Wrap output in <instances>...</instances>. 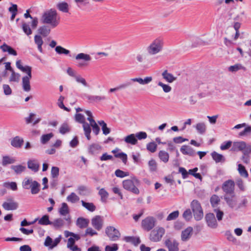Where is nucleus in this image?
<instances>
[{
    "label": "nucleus",
    "instance_id": "nucleus-61",
    "mask_svg": "<svg viewBox=\"0 0 251 251\" xmlns=\"http://www.w3.org/2000/svg\"><path fill=\"white\" fill-rule=\"evenodd\" d=\"M75 120L76 122L82 124L86 122L84 116L79 113H77L75 115Z\"/></svg>",
    "mask_w": 251,
    "mask_h": 251
},
{
    "label": "nucleus",
    "instance_id": "nucleus-6",
    "mask_svg": "<svg viewBox=\"0 0 251 251\" xmlns=\"http://www.w3.org/2000/svg\"><path fill=\"white\" fill-rule=\"evenodd\" d=\"M152 80L151 76H147L144 79L141 77H136L131 78L129 81H126V83L120 84L121 89L126 88L132 84L131 82H137L141 85H145L150 83Z\"/></svg>",
    "mask_w": 251,
    "mask_h": 251
},
{
    "label": "nucleus",
    "instance_id": "nucleus-24",
    "mask_svg": "<svg viewBox=\"0 0 251 251\" xmlns=\"http://www.w3.org/2000/svg\"><path fill=\"white\" fill-rule=\"evenodd\" d=\"M32 77H23L22 87L23 90L25 92H29L31 90L30 85V79Z\"/></svg>",
    "mask_w": 251,
    "mask_h": 251
},
{
    "label": "nucleus",
    "instance_id": "nucleus-3",
    "mask_svg": "<svg viewBox=\"0 0 251 251\" xmlns=\"http://www.w3.org/2000/svg\"><path fill=\"white\" fill-rule=\"evenodd\" d=\"M22 186L25 189L31 190L33 195L38 194L40 191V184L31 178L25 177L22 182Z\"/></svg>",
    "mask_w": 251,
    "mask_h": 251
},
{
    "label": "nucleus",
    "instance_id": "nucleus-16",
    "mask_svg": "<svg viewBox=\"0 0 251 251\" xmlns=\"http://www.w3.org/2000/svg\"><path fill=\"white\" fill-rule=\"evenodd\" d=\"M92 226L97 230H100L103 225V220L102 217L100 215H97L93 217L91 220Z\"/></svg>",
    "mask_w": 251,
    "mask_h": 251
},
{
    "label": "nucleus",
    "instance_id": "nucleus-59",
    "mask_svg": "<svg viewBox=\"0 0 251 251\" xmlns=\"http://www.w3.org/2000/svg\"><path fill=\"white\" fill-rule=\"evenodd\" d=\"M22 29L25 34L27 36L32 34V30L28 25L24 22L22 24Z\"/></svg>",
    "mask_w": 251,
    "mask_h": 251
},
{
    "label": "nucleus",
    "instance_id": "nucleus-45",
    "mask_svg": "<svg viewBox=\"0 0 251 251\" xmlns=\"http://www.w3.org/2000/svg\"><path fill=\"white\" fill-rule=\"evenodd\" d=\"M81 202L82 206L91 212L94 211L96 209L95 205L92 202H86L84 201H81Z\"/></svg>",
    "mask_w": 251,
    "mask_h": 251
},
{
    "label": "nucleus",
    "instance_id": "nucleus-15",
    "mask_svg": "<svg viewBox=\"0 0 251 251\" xmlns=\"http://www.w3.org/2000/svg\"><path fill=\"white\" fill-rule=\"evenodd\" d=\"M205 219L209 227L212 228H215L217 227L218 224L213 213H209L206 214Z\"/></svg>",
    "mask_w": 251,
    "mask_h": 251
},
{
    "label": "nucleus",
    "instance_id": "nucleus-41",
    "mask_svg": "<svg viewBox=\"0 0 251 251\" xmlns=\"http://www.w3.org/2000/svg\"><path fill=\"white\" fill-rule=\"evenodd\" d=\"M11 168L14 171L15 174L17 175L21 174L26 169L25 166L22 165H12L11 166Z\"/></svg>",
    "mask_w": 251,
    "mask_h": 251
},
{
    "label": "nucleus",
    "instance_id": "nucleus-14",
    "mask_svg": "<svg viewBox=\"0 0 251 251\" xmlns=\"http://www.w3.org/2000/svg\"><path fill=\"white\" fill-rule=\"evenodd\" d=\"M234 182L232 180H228L223 183L222 189L226 193V195H232L234 193Z\"/></svg>",
    "mask_w": 251,
    "mask_h": 251
},
{
    "label": "nucleus",
    "instance_id": "nucleus-53",
    "mask_svg": "<svg viewBox=\"0 0 251 251\" xmlns=\"http://www.w3.org/2000/svg\"><path fill=\"white\" fill-rule=\"evenodd\" d=\"M114 156L116 158H120L124 164H126L127 162V156L126 153L122 152L118 153V154H115Z\"/></svg>",
    "mask_w": 251,
    "mask_h": 251
},
{
    "label": "nucleus",
    "instance_id": "nucleus-21",
    "mask_svg": "<svg viewBox=\"0 0 251 251\" xmlns=\"http://www.w3.org/2000/svg\"><path fill=\"white\" fill-rule=\"evenodd\" d=\"M246 147V143L244 141L234 142L231 148L234 151H242Z\"/></svg>",
    "mask_w": 251,
    "mask_h": 251
},
{
    "label": "nucleus",
    "instance_id": "nucleus-1",
    "mask_svg": "<svg viewBox=\"0 0 251 251\" xmlns=\"http://www.w3.org/2000/svg\"><path fill=\"white\" fill-rule=\"evenodd\" d=\"M60 18L57 11L53 8L46 11L42 15L41 21L43 24L50 25L51 28H55L60 23Z\"/></svg>",
    "mask_w": 251,
    "mask_h": 251
},
{
    "label": "nucleus",
    "instance_id": "nucleus-10",
    "mask_svg": "<svg viewBox=\"0 0 251 251\" xmlns=\"http://www.w3.org/2000/svg\"><path fill=\"white\" fill-rule=\"evenodd\" d=\"M165 232V230L163 227H159L157 229H154L150 233V239L153 242H158L161 239Z\"/></svg>",
    "mask_w": 251,
    "mask_h": 251
},
{
    "label": "nucleus",
    "instance_id": "nucleus-17",
    "mask_svg": "<svg viewBox=\"0 0 251 251\" xmlns=\"http://www.w3.org/2000/svg\"><path fill=\"white\" fill-rule=\"evenodd\" d=\"M67 72L69 75L73 76L75 78L76 82L81 83L83 86L85 87L89 86L88 84L84 78L81 77L80 75H75V72L71 68H68L67 69Z\"/></svg>",
    "mask_w": 251,
    "mask_h": 251
},
{
    "label": "nucleus",
    "instance_id": "nucleus-26",
    "mask_svg": "<svg viewBox=\"0 0 251 251\" xmlns=\"http://www.w3.org/2000/svg\"><path fill=\"white\" fill-rule=\"evenodd\" d=\"M56 7L60 11L63 13H68L69 11V5L67 2L65 1L58 2Z\"/></svg>",
    "mask_w": 251,
    "mask_h": 251
},
{
    "label": "nucleus",
    "instance_id": "nucleus-42",
    "mask_svg": "<svg viewBox=\"0 0 251 251\" xmlns=\"http://www.w3.org/2000/svg\"><path fill=\"white\" fill-rule=\"evenodd\" d=\"M38 224L41 225H51V221L49 220V216L48 215H45L38 220Z\"/></svg>",
    "mask_w": 251,
    "mask_h": 251
},
{
    "label": "nucleus",
    "instance_id": "nucleus-54",
    "mask_svg": "<svg viewBox=\"0 0 251 251\" xmlns=\"http://www.w3.org/2000/svg\"><path fill=\"white\" fill-rule=\"evenodd\" d=\"M55 50L56 52L59 54H64L65 55H68L70 53V50L63 48L60 46H58L55 47Z\"/></svg>",
    "mask_w": 251,
    "mask_h": 251
},
{
    "label": "nucleus",
    "instance_id": "nucleus-8",
    "mask_svg": "<svg viewBox=\"0 0 251 251\" xmlns=\"http://www.w3.org/2000/svg\"><path fill=\"white\" fill-rule=\"evenodd\" d=\"M105 233L111 241H117L120 237L119 231L112 226H107L105 228Z\"/></svg>",
    "mask_w": 251,
    "mask_h": 251
},
{
    "label": "nucleus",
    "instance_id": "nucleus-48",
    "mask_svg": "<svg viewBox=\"0 0 251 251\" xmlns=\"http://www.w3.org/2000/svg\"><path fill=\"white\" fill-rule=\"evenodd\" d=\"M210 201L213 207H216L220 201V199L216 195H213L210 198Z\"/></svg>",
    "mask_w": 251,
    "mask_h": 251
},
{
    "label": "nucleus",
    "instance_id": "nucleus-40",
    "mask_svg": "<svg viewBox=\"0 0 251 251\" xmlns=\"http://www.w3.org/2000/svg\"><path fill=\"white\" fill-rule=\"evenodd\" d=\"M195 128L197 131L201 134H204L206 130V126L204 122L198 123L195 126Z\"/></svg>",
    "mask_w": 251,
    "mask_h": 251
},
{
    "label": "nucleus",
    "instance_id": "nucleus-12",
    "mask_svg": "<svg viewBox=\"0 0 251 251\" xmlns=\"http://www.w3.org/2000/svg\"><path fill=\"white\" fill-rule=\"evenodd\" d=\"M19 204L13 198H9L4 201L2 206L5 210H14L18 208Z\"/></svg>",
    "mask_w": 251,
    "mask_h": 251
},
{
    "label": "nucleus",
    "instance_id": "nucleus-31",
    "mask_svg": "<svg viewBox=\"0 0 251 251\" xmlns=\"http://www.w3.org/2000/svg\"><path fill=\"white\" fill-rule=\"evenodd\" d=\"M124 141L126 143L131 145H136L138 142L134 134H131L126 136L124 138Z\"/></svg>",
    "mask_w": 251,
    "mask_h": 251
},
{
    "label": "nucleus",
    "instance_id": "nucleus-38",
    "mask_svg": "<svg viewBox=\"0 0 251 251\" xmlns=\"http://www.w3.org/2000/svg\"><path fill=\"white\" fill-rule=\"evenodd\" d=\"M124 240L126 242L131 243L135 246L138 245L141 242L139 237L134 236H126L124 237Z\"/></svg>",
    "mask_w": 251,
    "mask_h": 251
},
{
    "label": "nucleus",
    "instance_id": "nucleus-18",
    "mask_svg": "<svg viewBox=\"0 0 251 251\" xmlns=\"http://www.w3.org/2000/svg\"><path fill=\"white\" fill-rule=\"evenodd\" d=\"M180 151L184 155H188L190 156H194L196 154L195 151L189 146H182L181 147Z\"/></svg>",
    "mask_w": 251,
    "mask_h": 251
},
{
    "label": "nucleus",
    "instance_id": "nucleus-39",
    "mask_svg": "<svg viewBox=\"0 0 251 251\" xmlns=\"http://www.w3.org/2000/svg\"><path fill=\"white\" fill-rule=\"evenodd\" d=\"M34 41L35 44L37 45L38 50L40 52L42 53L43 49L42 46L43 44V41L41 36L40 35H36L34 36Z\"/></svg>",
    "mask_w": 251,
    "mask_h": 251
},
{
    "label": "nucleus",
    "instance_id": "nucleus-29",
    "mask_svg": "<svg viewBox=\"0 0 251 251\" xmlns=\"http://www.w3.org/2000/svg\"><path fill=\"white\" fill-rule=\"evenodd\" d=\"M86 97L91 102H98L106 99V97L104 96H92L87 95H86Z\"/></svg>",
    "mask_w": 251,
    "mask_h": 251
},
{
    "label": "nucleus",
    "instance_id": "nucleus-30",
    "mask_svg": "<svg viewBox=\"0 0 251 251\" xmlns=\"http://www.w3.org/2000/svg\"><path fill=\"white\" fill-rule=\"evenodd\" d=\"M0 48L3 52H8L9 54H12L14 56H16L17 55L16 51L5 43H4L2 46H1Z\"/></svg>",
    "mask_w": 251,
    "mask_h": 251
},
{
    "label": "nucleus",
    "instance_id": "nucleus-20",
    "mask_svg": "<svg viewBox=\"0 0 251 251\" xmlns=\"http://www.w3.org/2000/svg\"><path fill=\"white\" fill-rule=\"evenodd\" d=\"M234 193L232 195H225L224 199L228 205L231 208H233L236 205V201L234 199Z\"/></svg>",
    "mask_w": 251,
    "mask_h": 251
},
{
    "label": "nucleus",
    "instance_id": "nucleus-55",
    "mask_svg": "<svg viewBox=\"0 0 251 251\" xmlns=\"http://www.w3.org/2000/svg\"><path fill=\"white\" fill-rule=\"evenodd\" d=\"M179 214V212L178 210L175 211L172 213H171L167 217L166 221H170L172 220H176L177 218H178Z\"/></svg>",
    "mask_w": 251,
    "mask_h": 251
},
{
    "label": "nucleus",
    "instance_id": "nucleus-22",
    "mask_svg": "<svg viewBox=\"0 0 251 251\" xmlns=\"http://www.w3.org/2000/svg\"><path fill=\"white\" fill-rule=\"evenodd\" d=\"M27 167L34 172L38 171L40 165L36 160H29L27 162Z\"/></svg>",
    "mask_w": 251,
    "mask_h": 251
},
{
    "label": "nucleus",
    "instance_id": "nucleus-50",
    "mask_svg": "<svg viewBox=\"0 0 251 251\" xmlns=\"http://www.w3.org/2000/svg\"><path fill=\"white\" fill-rule=\"evenodd\" d=\"M71 128L66 123H63L59 128V132L62 134H65L70 131Z\"/></svg>",
    "mask_w": 251,
    "mask_h": 251
},
{
    "label": "nucleus",
    "instance_id": "nucleus-2",
    "mask_svg": "<svg viewBox=\"0 0 251 251\" xmlns=\"http://www.w3.org/2000/svg\"><path fill=\"white\" fill-rule=\"evenodd\" d=\"M163 39L160 37L154 39L147 47L148 53L151 55H154L160 52L163 49Z\"/></svg>",
    "mask_w": 251,
    "mask_h": 251
},
{
    "label": "nucleus",
    "instance_id": "nucleus-11",
    "mask_svg": "<svg viewBox=\"0 0 251 251\" xmlns=\"http://www.w3.org/2000/svg\"><path fill=\"white\" fill-rule=\"evenodd\" d=\"M136 60L138 64H139L144 69L150 68V64L149 60L147 59V54L144 53H139L135 57Z\"/></svg>",
    "mask_w": 251,
    "mask_h": 251
},
{
    "label": "nucleus",
    "instance_id": "nucleus-35",
    "mask_svg": "<svg viewBox=\"0 0 251 251\" xmlns=\"http://www.w3.org/2000/svg\"><path fill=\"white\" fill-rule=\"evenodd\" d=\"M15 161L16 160L14 158L5 155L2 157L1 164L3 166H6L7 165L14 163Z\"/></svg>",
    "mask_w": 251,
    "mask_h": 251
},
{
    "label": "nucleus",
    "instance_id": "nucleus-9",
    "mask_svg": "<svg viewBox=\"0 0 251 251\" xmlns=\"http://www.w3.org/2000/svg\"><path fill=\"white\" fill-rule=\"evenodd\" d=\"M164 244L168 251H179V243L175 239L168 238L165 240Z\"/></svg>",
    "mask_w": 251,
    "mask_h": 251
},
{
    "label": "nucleus",
    "instance_id": "nucleus-36",
    "mask_svg": "<svg viewBox=\"0 0 251 251\" xmlns=\"http://www.w3.org/2000/svg\"><path fill=\"white\" fill-rule=\"evenodd\" d=\"M88 224L89 220L82 217L78 218L76 221V225L80 228L87 227Z\"/></svg>",
    "mask_w": 251,
    "mask_h": 251
},
{
    "label": "nucleus",
    "instance_id": "nucleus-51",
    "mask_svg": "<svg viewBox=\"0 0 251 251\" xmlns=\"http://www.w3.org/2000/svg\"><path fill=\"white\" fill-rule=\"evenodd\" d=\"M238 170L240 175L242 176L247 177L248 176V173L245 167L241 164H238Z\"/></svg>",
    "mask_w": 251,
    "mask_h": 251
},
{
    "label": "nucleus",
    "instance_id": "nucleus-13",
    "mask_svg": "<svg viewBox=\"0 0 251 251\" xmlns=\"http://www.w3.org/2000/svg\"><path fill=\"white\" fill-rule=\"evenodd\" d=\"M155 219L152 217H148L142 221V226L144 229L150 231L155 226Z\"/></svg>",
    "mask_w": 251,
    "mask_h": 251
},
{
    "label": "nucleus",
    "instance_id": "nucleus-34",
    "mask_svg": "<svg viewBox=\"0 0 251 251\" xmlns=\"http://www.w3.org/2000/svg\"><path fill=\"white\" fill-rule=\"evenodd\" d=\"M51 225L56 229H59L64 225V220L61 218H58L51 222Z\"/></svg>",
    "mask_w": 251,
    "mask_h": 251
},
{
    "label": "nucleus",
    "instance_id": "nucleus-56",
    "mask_svg": "<svg viewBox=\"0 0 251 251\" xmlns=\"http://www.w3.org/2000/svg\"><path fill=\"white\" fill-rule=\"evenodd\" d=\"M53 136V134L52 133L43 135L41 138L42 143L43 144L47 143Z\"/></svg>",
    "mask_w": 251,
    "mask_h": 251
},
{
    "label": "nucleus",
    "instance_id": "nucleus-32",
    "mask_svg": "<svg viewBox=\"0 0 251 251\" xmlns=\"http://www.w3.org/2000/svg\"><path fill=\"white\" fill-rule=\"evenodd\" d=\"M87 120L90 122L93 132L97 135L100 131V128L93 118L88 117Z\"/></svg>",
    "mask_w": 251,
    "mask_h": 251
},
{
    "label": "nucleus",
    "instance_id": "nucleus-23",
    "mask_svg": "<svg viewBox=\"0 0 251 251\" xmlns=\"http://www.w3.org/2000/svg\"><path fill=\"white\" fill-rule=\"evenodd\" d=\"M50 25H44L40 26L38 29V33L44 37H47L50 32Z\"/></svg>",
    "mask_w": 251,
    "mask_h": 251
},
{
    "label": "nucleus",
    "instance_id": "nucleus-63",
    "mask_svg": "<svg viewBox=\"0 0 251 251\" xmlns=\"http://www.w3.org/2000/svg\"><path fill=\"white\" fill-rule=\"evenodd\" d=\"M115 174L116 176L121 178H123L129 175V173L128 172H124L120 169L116 170L115 172Z\"/></svg>",
    "mask_w": 251,
    "mask_h": 251
},
{
    "label": "nucleus",
    "instance_id": "nucleus-47",
    "mask_svg": "<svg viewBox=\"0 0 251 251\" xmlns=\"http://www.w3.org/2000/svg\"><path fill=\"white\" fill-rule=\"evenodd\" d=\"M99 195L100 196V200L102 202H106L108 197V192L104 189H100L99 192Z\"/></svg>",
    "mask_w": 251,
    "mask_h": 251
},
{
    "label": "nucleus",
    "instance_id": "nucleus-58",
    "mask_svg": "<svg viewBox=\"0 0 251 251\" xmlns=\"http://www.w3.org/2000/svg\"><path fill=\"white\" fill-rule=\"evenodd\" d=\"M157 147L154 142H151L147 145V149L151 152H154L156 151Z\"/></svg>",
    "mask_w": 251,
    "mask_h": 251
},
{
    "label": "nucleus",
    "instance_id": "nucleus-33",
    "mask_svg": "<svg viewBox=\"0 0 251 251\" xmlns=\"http://www.w3.org/2000/svg\"><path fill=\"white\" fill-rule=\"evenodd\" d=\"M83 128L84 131V134L88 140L91 139L90 133L91 132V128L90 124H89L85 122L82 124Z\"/></svg>",
    "mask_w": 251,
    "mask_h": 251
},
{
    "label": "nucleus",
    "instance_id": "nucleus-62",
    "mask_svg": "<svg viewBox=\"0 0 251 251\" xmlns=\"http://www.w3.org/2000/svg\"><path fill=\"white\" fill-rule=\"evenodd\" d=\"M4 186L5 187L10 188L13 191H16L18 189L17 183L15 182H6L4 184Z\"/></svg>",
    "mask_w": 251,
    "mask_h": 251
},
{
    "label": "nucleus",
    "instance_id": "nucleus-4",
    "mask_svg": "<svg viewBox=\"0 0 251 251\" xmlns=\"http://www.w3.org/2000/svg\"><path fill=\"white\" fill-rule=\"evenodd\" d=\"M140 184V181L134 177L131 179H126L123 181V187L126 190L129 191L135 194L139 193V189L136 187Z\"/></svg>",
    "mask_w": 251,
    "mask_h": 251
},
{
    "label": "nucleus",
    "instance_id": "nucleus-7",
    "mask_svg": "<svg viewBox=\"0 0 251 251\" xmlns=\"http://www.w3.org/2000/svg\"><path fill=\"white\" fill-rule=\"evenodd\" d=\"M77 60H81L78 63L77 66L80 68L88 66L89 61L91 60V57L89 54L84 53H80L77 54L75 57Z\"/></svg>",
    "mask_w": 251,
    "mask_h": 251
},
{
    "label": "nucleus",
    "instance_id": "nucleus-64",
    "mask_svg": "<svg viewBox=\"0 0 251 251\" xmlns=\"http://www.w3.org/2000/svg\"><path fill=\"white\" fill-rule=\"evenodd\" d=\"M158 85L161 86L163 88L164 92L165 93H169L172 90V88L170 86L164 84L160 81L158 83Z\"/></svg>",
    "mask_w": 251,
    "mask_h": 251
},
{
    "label": "nucleus",
    "instance_id": "nucleus-46",
    "mask_svg": "<svg viewBox=\"0 0 251 251\" xmlns=\"http://www.w3.org/2000/svg\"><path fill=\"white\" fill-rule=\"evenodd\" d=\"M98 124L101 126L102 133L104 135H107L110 132V129L107 126L106 124L104 121H98Z\"/></svg>",
    "mask_w": 251,
    "mask_h": 251
},
{
    "label": "nucleus",
    "instance_id": "nucleus-57",
    "mask_svg": "<svg viewBox=\"0 0 251 251\" xmlns=\"http://www.w3.org/2000/svg\"><path fill=\"white\" fill-rule=\"evenodd\" d=\"M183 218L187 221H189L192 218V214L190 209H187L182 214Z\"/></svg>",
    "mask_w": 251,
    "mask_h": 251
},
{
    "label": "nucleus",
    "instance_id": "nucleus-28",
    "mask_svg": "<svg viewBox=\"0 0 251 251\" xmlns=\"http://www.w3.org/2000/svg\"><path fill=\"white\" fill-rule=\"evenodd\" d=\"M24 140L19 136L14 137L11 142V145L16 148H20L23 145Z\"/></svg>",
    "mask_w": 251,
    "mask_h": 251
},
{
    "label": "nucleus",
    "instance_id": "nucleus-19",
    "mask_svg": "<svg viewBox=\"0 0 251 251\" xmlns=\"http://www.w3.org/2000/svg\"><path fill=\"white\" fill-rule=\"evenodd\" d=\"M193 228L189 226L181 232V238L183 241L188 240L191 237L193 233Z\"/></svg>",
    "mask_w": 251,
    "mask_h": 251
},
{
    "label": "nucleus",
    "instance_id": "nucleus-25",
    "mask_svg": "<svg viewBox=\"0 0 251 251\" xmlns=\"http://www.w3.org/2000/svg\"><path fill=\"white\" fill-rule=\"evenodd\" d=\"M213 159L215 161L216 163H224L226 161L225 157L221 154L218 153L216 151H213L211 154Z\"/></svg>",
    "mask_w": 251,
    "mask_h": 251
},
{
    "label": "nucleus",
    "instance_id": "nucleus-5",
    "mask_svg": "<svg viewBox=\"0 0 251 251\" xmlns=\"http://www.w3.org/2000/svg\"><path fill=\"white\" fill-rule=\"evenodd\" d=\"M190 206L195 220L197 221L201 220L203 217V212L200 202L197 200H194L191 202Z\"/></svg>",
    "mask_w": 251,
    "mask_h": 251
},
{
    "label": "nucleus",
    "instance_id": "nucleus-52",
    "mask_svg": "<svg viewBox=\"0 0 251 251\" xmlns=\"http://www.w3.org/2000/svg\"><path fill=\"white\" fill-rule=\"evenodd\" d=\"M67 200L72 203H75L79 200V198L75 193L73 192L67 197Z\"/></svg>",
    "mask_w": 251,
    "mask_h": 251
},
{
    "label": "nucleus",
    "instance_id": "nucleus-43",
    "mask_svg": "<svg viewBox=\"0 0 251 251\" xmlns=\"http://www.w3.org/2000/svg\"><path fill=\"white\" fill-rule=\"evenodd\" d=\"M59 213L61 216H66L69 213V209L67 203L63 202L59 209Z\"/></svg>",
    "mask_w": 251,
    "mask_h": 251
},
{
    "label": "nucleus",
    "instance_id": "nucleus-37",
    "mask_svg": "<svg viewBox=\"0 0 251 251\" xmlns=\"http://www.w3.org/2000/svg\"><path fill=\"white\" fill-rule=\"evenodd\" d=\"M101 146L98 144H93L88 148L89 152L92 154L98 153L101 150Z\"/></svg>",
    "mask_w": 251,
    "mask_h": 251
},
{
    "label": "nucleus",
    "instance_id": "nucleus-60",
    "mask_svg": "<svg viewBox=\"0 0 251 251\" xmlns=\"http://www.w3.org/2000/svg\"><path fill=\"white\" fill-rule=\"evenodd\" d=\"M11 75L9 78L10 81L18 82L19 80L20 75L19 74L16 73L14 70L11 72Z\"/></svg>",
    "mask_w": 251,
    "mask_h": 251
},
{
    "label": "nucleus",
    "instance_id": "nucleus-27",
    "mask_svg": "<svg viewBox=\"0 0 251 251\" xmlns=\"http://www.w3.org/2000/svg\"><path fill=\"white\" fill-rule=\"evenodd\" d=\"M162 76L164 79L169 83H172L176 79V77L168 73L167 70H165L162 73Z\"/></svg>",
    "mask_w": 251,
    "mask_h": 251
},
{
    "label": "nucleus",
    "instance_id": "nucleus-44",
    "mask_svg": "<svg viewBox=\"0 0 251 251\" xmlns=\"http://www.w3.org/2000/svg\"><path fill=\"white\" fill-rule=\"evenodd\" d=\"M158 157L161 161L164 163H167L169 160V155L167 152L164 151H160L158 153Z\"/></svg>",
    "mask_w": 251,
    "mask_h": 251
},
{
    "label": "nucleus",
    "instance_id": "nucleus-49",
    "mask_svg": "<svg viewBox=\"0 0 251 251\" xmlns=\"http://www.w3.org/2000/svg\"><path fill=\"white\" fill-rule=\"evenodd\" d=\"M77 190L80 195L86 196L90 193L88 188L84 185H81L78 187Z\"/></svg>",
    "mask_w": 251,
    "mask_h": 251
}]
</instances>
